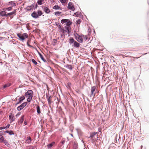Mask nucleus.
<instances>
[{"label": "nucleus", "instance_id": "obj_1", "mask_svg": "<svg viewBox=\"0 0 149 149\" xmlns=\"http://www.w3.org/2000/svg\"><path fill=\"white\" fill-rule=\"evenodd\" d=\"M43 13L42 11L40 10H38L37 11H34L31 14V16L33 18L37 19L39 17L41 16Z\"/></svg>", "mask_w": 149, "mask_h": 149}, {"label": "nucleus", "instance_id": "obj_2", "mask_svg": "<svg viewBox=\"0 0 149 149\" xmlns=\"http://www.w3.org/2000/svg\"><path fill=\"white\" fill-rule=\"evenodd\" d=\"M17 36L19 38V40L23 42L25 38H28V35L26 33H24L23 34L18 33L17 34Z\"/></svg>", "mask_w": 149, "mask_h": 149}, {"label": "nucleus", "instance_id": "obj_3", "mask_svg": "<svg viewBox=\"0 0 149 149\" xmlns=\"http://www.w3.org/2000/svg\"><path fill=\"white\" fill-rule=\"evenodd\" d=\"M96 90H97L96 89V87L95 86H92L91 88V93L90 94V97L93 96L94 97L96 94Z\"/></svg>", "mask_w": 149, "mask_h": 149}, {"label": "nucleus", "instance_id": "obj_4", "mask_svg": "<svg viewBox=\"0 0 149 149\" xmlns=\"http://www.w3.org/2000/svg\"><path fill=\"white\" fill-rule=\"evenodd\" d=\"M27 102H24L21 104L17 108V110L19 111H20L23 109L27 105Z\"/></svg>", "mask_w": 149, "mask_h": 149}, {"label": "nucleus", "instance_id": "obj_5", "mask_svg": "<svg viewBox=\"0 0 149 149\" xmlns=\"http://www.w3.org/2000/svg\"><path fill=\"white\" fill-rule=\"evenodd\" d=\"M33 92L31 90H28L25 93L24 96L26 97H33Z\"/></svg>", "mask_w": 149, "mask_h": 149}, {"label": "nucleus", "instance_id": "obj_6", "mask_svg": "<svg viewBox=\"0 0 149 149\" xmlns=\"http://www.w3.org/2000/svg\"><path fill=\"white\" fill-rule=\"evenodd\" d=\"M65 29H63V31L62 33H65V32H67L68 33H70L71 32V27L70 28L68 27V26H65L64 27Z\"/></svg>", "mask_w": 149, "mask_h": 149}, {"label": "nucleus", "instance_id": "obj_7", "mask_svg": "<svg viewBox=\"0 0 149 149\" xmlns=\"http://www.w3.org/2000/svg\"><path fill=\"white\" fill-rule=\"evenodd\" d=\"M25 97L24 95L21 96L18 99V101L15 104V106L21 103L23 100L25 99Z\"/></svg>", "mask_w": 149, "mask_h": 149}, {"label": "nucleus", "instance_id": "obj_8", "mask_svg": "<svg viewBox=\"0 0 149 149\" xmlns=\"http://www.w3.org/2000/svg\"><path fill=\"white\" fill-rule=\"evenodd\" d=\"M68 8L69 9L73 11H74L75 10L74 6L72 5V3L70 2H69L68 3Z\"/></svg>", "mask_w": 149, "mask_h": 149}, {"label": "nucleus", "instance_id": "obj_9", "mask_svg": "<svg viewBox=\"0 0 149 149\" xmlns=\"http://www.w3.org/2000/svg\"><path fill=\"white\" fill-rule=\"evenodd\" d=\"M42 8H43V10L45 12L46 14H49L50 13V9L46 6H42Z\"/></svg>", "mask_w": 149, "mask_h": 149}, {"label": "nucleus", "instance_id": "obj_10", "mask_svg": "<svg viewBox=\"0 0 149 149\" xmlns=\"http://www.w3.org/2000/svg\"><path fill=\"white\" fill-rule=\"evenodd\" d=\"M76 34L78 36V38H77V40L80 43H82L83 42V39L82 38V37L81 36L79 35L75 31Z\"/></svg>", "mask_w": 149, "mask_h": 149}, {"label": "nucleus", "instance_id": "obj_11", "mask_svg": "<svg viewBox=\"0 0 149 149\" xmlns=\"http://www.w3.org/2000/svg\"><path fill=\"white\" fill-rule=\"evenodd\" d=\"M46 98L48 101V104H50L52 103V101L51 100V96L50 95H49V94H47V93H46Z\"/></svg>", "mask_w": 149, "mask_h": 149}, {"label": "nucleus", "instance_id": "obj_12", "mask_svg": "<svg viewBox=\"0 0 149 149\" xmlns=\"http://www.w3.org/2000/svg\"><path fill=\"white\" fill-rule=\"evenodd\" d=\"M34 6V3L32 4L31 5L28 6L25 9L28 11H30L32 9H33V7Z\"/></svg>", "mask_w": 149, "mask_h": 149}, {"label": "nucleus", "instance_id": "obj_13", "mask_svg": "<svg viewBox=\"0 0 149 149\" xmlns=\"http://www.w3.org/2000/svg\"><path fill=\"white\" fill-rule=\"evenodd\" d=\"M25 116L24 115H22L20 118L19 120H18V123L19 124H22L23 123L25 118Z\"/></svg>", "mask_w": 149, "mask_h": 149}, {"label": "nucleus", "instance_id": "obj_14", "mask_svg": "<svg viewBox=\"0 0 149 149\" xmlns=\"http://www.w3.org/2000/svg\"><path fill=\"white\" fill-rule=\"evenodd\" d=\"M80 45V44L75 41L73 44V45H72V46L73 47H75L78 48L79 47Z\"/></svg>", "mask_w": 149, "mask_h": 149}, {"label": "nucleus", "instance_id": "obj_15", "mask_svg": "<svg viewBox=\"0 0 149 149\" xmlns=\"http://www.w3.org/2000/svg\"><path fill=\"white\" fill-rule=\"evenodd\" d=\"M14 114L12 113H10L9 116V119L10 120L11 123L14 121L15 119L14 118Z\"/></svg>", "mask_w": 149, "mask_h": 149}, {"label": "nucleus", "instance_id": "obj_16", "mask_svg": "<svg viewBox=\"0 0 149 149\" xmlns=\"http://www.w3.org/2000/svg\"><path fill=\"white\" fill-rule=\"evenodd\" d=\"M68 20L66 21V23L65 24L66 26H68V27L70 28V25H71L72 24V22L69 19H68Z\"/></svg>", "mask_w": 149, "mask_h": 149}, {"label": "nucleus", "instance_id": "obj_17", "mask_svg": "<svg viewBox=\"0 0 149 149\" xmlns=\"http://www.w3.org/2000/svg\"><path fill=\"white\" fill-rule=\"evenodd\" d=\"M52 8L55 10H62L61 8L58 5H56L53 7Z\"/></svg>", "mask_w": 149, "mask_h": 149}, {"label": "nucleus", "instance_id": "obj_18", "mask_svg": "<svg viewBox=\"0 0 149 149\" xmlns=\"http://www.w3.org/2000/svg\"><path fill=\"white\" fill-rule=\"evenodd\" d=\"M97 132H95L90 133V136L89 137H88V138L93 139L94 136L95 135L97 134Z\"/></svg>", "mask_w": 149, "mask_h": 149}, {"label": "nucleus", "instance_id": "obj_19", "mask_svg": "<svg viewBox=\"0 0 149 149\" xmlns=\"http://www.w3.org/2000/svg\"><path fill=\"white\" fill-rule=\"evenodd\" d=\"M64 67L70 70H72L73 68L72 66L71 65L66 64L64 65Z\"/></svg>", "mask_w": 149, "mask_h": 149}, {"label": "nucleus", "instance_id": "obj_20", "mask_svg": "<svg viewBox=\"0 0 149 149\" xmlns=\"http://www.w3.org/2000/svg\"><path fill=\"white\" fill-rule=\"evenodd\" d=\"M69 43L70 45L73 44L75 40L72 37H70L69 39Z\"/></svg>", "mask_w": 149, "mask_h": 149}, {"label": "nucleus", "instance_id": "obj_21", "mask_svg": "<svg viewBox=\"0 0 149 149\" xmlns=\"http://www.w3.org/2000/svg\"><path fill=\"white\" fill-rule=\"evenodd\" d=\"M38 54L42 60L45 63L47 62L46 60L44 58L40 52H38Z\"/></svg>", "mask_w": 149, "mask_h": 149}, {"label": "nucleus", "instance_id": "obj_22", "mask_svg": "<svg viewBox=\"0 0 149 149\" xmlns=\"http://www.w3.org/2000/svg\"><path fill=\"white\" fill-rule=\"evenodd\" d=\"M32 141V139L30 136H28L26 140V142L28 144H29Z\"/></svg>", "mask_w": 149, "mask_h": 149}, {"label": "nucleus", "instance_id": "obj_23", "mask_svg": "<svg viewBox=\"0 0 149 149\" xmlns=\"http://www.w3.org/2000/svg\"><path fill=\"white\" fill-rule=\"evenodd\" d=\"M55 143V142L53 141L51 143L47 145V147L48 149H50Z\"/></svg>", "mask_w": 149, "mask_h": 149}, {"label": "nucleus", "instance_id": "obj_24", "mask_svg": "<svg viewBox=\"0 0 149 149\" xmlns=\"http://www.w3.org/2000/svg\"><path fill=\"white\" fill-rule=\"evenodd\" d=\"M16 12V9L14 10L13 11L10 12V13H8L7 14H6V17H7L8 16H11V15L14 14Z\"/></svg>", "mask_w": 149, "mask_h": 149}, {"label": "nucleus", "instance_id": "obj_25", "mask_svg": "<svg viewBox=\"0 0 149 149\" xmlns=\"http://www.w3.org/2000/svg\"><path fill=\"white\" fill-rule=\"evenodd\" d=\"M0 15L2 17L5 16L6 17V12L5 11H3L0 12Z\"/></svg>", "mask_w": 149, "mask_h": 149}, {"label": "nucleus", "instance_id": "obj_26", "mask_svg": "<svg viewBox=\"0 0 149 149\" xmlns=\"http://www.w3.org/2000/svg\"><path fill=\"white\" fill-rule=\"evenodd\" d=\"M36 111L38 114H40L41 113L40 107L39 105H37L36 107Z\"/></svg>", "mask_w": 149, "mask_h": 149}, {"label": "nucleus", "instance_id": "obj_27", "mask_svg": "<svg viewBox=\"0 0 149 149\" xmlns=\"http://www.w3.org/2000/svg\"><path fill=\"white\" fill-rule=\"evenodd\" d=\"M8 4L10 5H12L13 6H17V4L13 1H11L8 2Z\"/></svg>", "mask_w": 149, "mask_h": 149}, {"label": "nucleus", "instance_id": "obj_28", "mask_svg": "<svg viewBox=\"0 0 149 149\" xmlns=\"http://www.w3.org/2000/svg\"><path fill=\"white\" fill-rule=\"evenodd\" d=\"M44 0H38L37 2V4L39 5H41L43 3Z\"/></svg>", "mask_w": 149, "mask_h": 149}, {"label": "nucleus", "instance_id": "obj_29", "mask_svg": "<svg viewBox=\"0 0 149 149\" xmlns=\"http://www.w3.org/2000/svg\"><path fill=\"white\" fill-rule=\"evenodd\" d=\"M31 61L35 65L38 66V64H39L37 63V61L34 59H32L31 60Z\"/></svg>", "mask_w": 149, "mask_h": 149}, {"label": "nucleus", "instance_id": "obj_30", "mask_svg": "<svg viewBox=\"0 0 149 149\" xmlns=\"http://www.w3.org/2000/svg\"><path fill=\"white\" fill-rule=\"evenodd\" d=\"M11 85V84L10 83H7V84H5L3 86V88H5L6 87H9Z\"/></svg>", "mask_w": 149, "mask_h": 149}, {"label": "nucleus", "instance_id": "obj_31", "mask_svg": "<svg viewBox=\"0 0 149 149\" xmlns=\"http://www.w3.org/2000/svg\"><path fill=\"white\" fill-rule=\"evenodd\" d=\"M5 145L7 146L8 147H10V144L8 143V142L6 140L5 141L3 142Z\"/></svg>", "mask_w": 149, "mask_h": 149}, {"label": "nucleus", "instance_id": "obj_32", "mask_svg": "<svg viewBox=\"0 0 149 149\" xmlns=\"http://www.w3.org/2000/svg\"><path fill=\"white\" fill-rule=\"evenodd\" d=\"M81 22V20L80 19H78L76 21V25L77 26H78L79 25V26Z\"/></svg>", "mask_w": 149, "mask_h": 149}, {"label": "nucleus", "instance_id": "obj_33", "mask_svg": "<svg viewBox=\"0 0 149 149\" xmlns=\"http://www.w3.org/2000/svg\"><path fill=\"white\" fill-rule=\"evenodd\" d=\"M61 13H62L61 12L58 11L55 12L54 14L55 16H58L59 15L61 14Z\"/></svg>", "mask_w": 149, "mask_h": 149}, {"label": "nucleus", "instance_id": "obj_34", "mask_svg": "<svg viewBox=\"0 0 149 149\" xmlns=\"http://www.w3.org/2000/svg\"><path fill=\"white\" fill-rule=\"evenodd\" d=\"M67 21H68V19H63L61 20V24H63L65 23Z\"/></svg>", "mask_w": 149, "mask_h": 149}, {"label": "nucleus", "instance_id": "obj_35", "mask_svg": "<svg viewBox=\"0 0 149 149\" xmlns=\"http://www.w3.org/2000/svg\"><path fill=\"white\" fill-rule=\"evenodd\" d=\"M1 137H0V140L1 141H2L3 142L5 141L6 140L5 139L4 137L3 136H0Z\"/></svg>", "mask_w": 149, "mask_h": 149}, {"label": "nucleus", "instance_id": "obj_36", "mask_svg": "<svg viewBox=\"0 0 149 149\" xmlns=\"http://www.w3.org/2000/svg\"><path fill=\"white\" fill-rule=\"evenodd\" d=\"M71 83L70 82H68L67 83V85L66 86V87L68 89H70V88L71 86Z\"/></svg>", "mask_w": 149, "mask_h": 149}, {"label": "nucleus", "instance_id": "obj_37", "mask_svg": "<svg viewBox=\"0 0 149 149\" xmlns=\"http://www.w3.org/2000/svg\"><path fill=\"white\" fill-rule=\"evenodd\" d=\"M33 97L31 96L30 97H28L27 99V102H31L32 100Z\"/></svg>", "mask_w": 149, "mask_h": 149}, {"label": "nucleus", "instance_id": "obj_38", "mask_svg": "<svg viewBox=\"0 0 149 149\" xmlns=\"http://www.w3.org/2000/svg\"><path fill=\"white\" fill-rule=\"evenodd\" d=\"M10 135H14V133L13 131L12 130H10V131H9V132L8 133Z\"/></svg>", "mask_w": 149, "mask_h": 149}, {"label": "nucleus", "instance_id": "obj_39", "mask_svg": "<svg viewBox=\"0 0 149 149\" xmlns=\"http://www.w3.org/2000/svg\"><path fill=\"white\" fill-rule=\"evenodd\" d=\"M58 28L59 29L61 30L62 31V32H63V28L62 27V26L61 24H60V25H58Z\"/></svg>", "mask_w": 149, "mask_h": 149}, {"label": "nucleus", "instance_id": "obj_40", "mask_svg": "<svg viewBox=\"0 0 149 149\" xmlns=\"http://www.w3.org/2000/svg\"><path fill=\"white\" fill-rule=\"evenodd\" d=\"M29 149H34L36 147V146H29Z\"/></svg>", "mask_w": 149, "mask_h": 149}, {"label": "nucleus", "instance_id": "obj_41", "mask_svg": "<svg viewBox=\"0 0 149 149\" xmlns=\"http://www.w3.org/2000/svg\"><path fill=\"white\" fill-rule=\"evenodd\" d=\"M74 15H75L76 17H79V12H77L75 13L74 14Z\"/></svg>", "mask_w": 149, "mask_h": 149}, {"label": "nucleus", "instance_id": "obj_42", "mask_svg": "<svg viewBox=\"0 0 149 149\" xmlns=\"http://www.w3.org/2000/svg\"><path fill=\"white\" fill-rule=\"evenodd\" d=\"M37 4H38L37 3L36 4H35L34 3V7H33V10H35L36 8H37L38 7V5Z\"/></svg>", "mask_w": 149, "mask_h": 149}, {"label": "nucleus", "instance_id": "obj_43", "mask_svg": "<svg viewBox=\"0 0 149 149\" xmlns=\"http://www.w3.org/2000/svg\"><path fill=\"white\" fill-rule=\"evenodd\" d=\"M7 10L8 11H10L12 9V7H9L6 8Z\"/></svg>", "mask_w": 149, "mask_h": 149}, {"label": "nucleus", "instance_id": "obj_44", "mask_svg": "<svg viewBox=\"0 0 149 149\" xmlns=\"http://www.w3.org/2000/svg\"><path fill=\"white\" fill-rule=\"evenodd\" d=\"M61 3L63 4V3H65L66 2V0H60Z\"/></svg>", "mask_w": 149, "mask_h": 149}, {"label": "nucleus", "instance_id": "obj_45", "mask_svg": "<svg viewBox=\"0 0 149 149\" xmlns=\"http://www.w3.org/2000/svg\"><path fill=\"white\" fill-rule=\"evenodd\" d=\"M84 40L85 41H86L87 39H88V36L86 35L84 37Z\"/></svg>", "mask_w": 149, "mask_h": 149}, {"label": "nucleus", "instance_id": "obj_46", "mask_svg": "<svg viewBox=\"0 0 149 149\" xmlns=\"http://www.w3.org/2000/svg\"><path fill=\"white\" fill-rule=\"evenodd\" d=\"M10 126V125L9 124H8L5 127V128H6V129L8 128Z\"/></svg>", "mask_w": 149, "mask_h": 149}, {"label": "nucleus", "instance_id": "obj_47", "mask_svg": "<svg viewBox=\"0 0 149 149\" xmlns=\"http://www.w3.org/2000/svg\"><path fill=\"white\" fill-rule=\"evenodd\" d=\"M27 45L28 46H29V47H33V46L30 45L29 44V43H28V42H27Z\"/></svg>", "mask_w": 149, "mask_h": 149}, {"label": "nucleus", "instance_id": "obj_48", "mask_svg": "<svg viewBox=\"0 0 149 149\" xmlns=\"http://www.w3.org/2000/svg\"><path fill=\"white\" fill-rule=\"evenodd\" d=\"M21 114V113L20 112H18L17 113L16 115V116L17 117V116H19Z\"/></svg>", "mask_w": 149, "mask_h": 149}, {"label": "nucleus", "instance_id": "obj_49", "mask_svg": "<svg viewBox=\"0 0 149 149\" xmlns=\"http://www.w3.org/2000/svg\"><path fill=\"white\" fill-rule=\"evenodd\" d=\"M65 140H63L61 141V143L62 144H64L65 143Z\"/></svg>", "mask_w": 149, "mask_h": 149}, {"label": "nucleus", "instance_id": "obj_50", "mask_svg": "<svg viewBox=\"0 0 149 149\" xmlns=\"http://www.w3.org/2000/svg\"><path fill=\"white\" fill-rule=\"evenodd\" d=\"M56 25L57 26H58L60 24H59V23L58 22H56L55 23Z\"/></svg>", "mask_w": 149, "mask_h": 149}, {"label": "nucleus", "instance_id": "obj_51", "mask_svg": "<svg viewBox=\"0 0 149 149\" xmlns=\"http://www.w3.org/2000/svg\"><path fill=\"white\" fill-rule=\"evenodd\" d=\"M24 124L25 125H27V122L26 120L24 121Z\"/></svg>", "mask_w": 149, "mask_h": 149}, {"label": "nucleus", "instance_id": "obj_52", "mask_svg": "<svg viewBox=\"0 0 149 149\" xmlns=\"http://www.w3.org/2000/svg\"><path fill=\"white\" fill-rule=\"evenodd\" d=\"M3 132L4 133H8V132H9V131L8 130H7L6 131H3Z\"/></svg>", "mask_w": 149, "mask_h": 149}, {"label": "nucleus", "instance_id": "obj_53", "mask_svg": "<svg viewBox=\"0 0 149 149\" xmlns=\"http://www.w3.org/2000/svg\"><path fill=\"white\" fill-rule=\"evenodd\" d=\"M74 36L75 38V39L77 40V38H78V37L76 36L74 34Z\"/></svg>", "mask_w": 149, "mask_h": 149}, {"label": "nucleus", "instance_id": "obj_54", "mask_svg": "<svg viewBox=\"0 0 149 149\" xmlns=\"http://www.w3.org/2000/svg\"><path fill=\"white\" fill-rule=\"evenodd\" d=\"M2 131H0V136H2Z\"/></svg>", "mask_w": 149, "mask_h": 149}, {"label": "nucleus", "instance_id": "obj_55", "mask_svg": "<svg viewBox=\"0 0 149 149\" xmlns=\"http://www.w3.org/2000/svg\"><path fill=\"white\" fill-rule=\"evenodd\" d=\"M5 127H1V129H2V130L6 129V128H5Z\"/></svg>", "mask_w": 149, "mask_h": 149}, {"label": "nucleus", "instance_id": "obj_56", "mask_svg": "<svg viewBox=\"0 0 149 149\" xmlns=\"http://www.w3.org/2000/svg\"><path fill=\"white\" fill-rule=\"evenodd\" d=\"M140 57H134V58L135 59H138V58H139Z\"/></svg>", "mask_w": 149, "mask_h": 149}, {"label": "nucleus", "instance_id": "obj_57", "mask_svg": "<svg viewBox=\"0 0 149 149\" xmlns=\"http://www.w3.org/2000/svg\"><path fill=\"white\" fill-rule=\"evenodd\" d=\"M54 42L55 43H56V41H57V40L56 39H54Z\"/></svg>", "mask_w": 149, "mask_h": 149}, {"label": "nucleus", "instance_id": "obj_58", "mask_svg": "<svg viewBox=\"0 0 149 149\" xmlns=\"http://www.w3.org/2000/svg\"><path fill=\"white\" fill-rule=\"evenodd\" d=\"M2 134H3L4 135H5V134H6V133H4L3 132V131H2Z\"/></svg>", "mask_w": 149, "mask_h": 149}, {"label": "nucleus", "instance_id": "obj_59", "mask_svg": "<svg viewBox=\"0 0 149 149\" xmlns=\"http://www.w3.org/2000/svg\"><path fill=\"white\" fill-rule=\"evenodd\" d=\"M57 99L58 103H59L60 102V100H59L58 98H57Z\"/></svg>", "mask_w": 149, "mask_h": 149}, {"label": "nucleus", "instance_id": "obj_60", "mask_svg": "<svg viewBox=\"0 0 149 149\" xmlns=\"http://www.w3.org/2000/svg\"><path fill=\"white\" fill-rule=\"evenodd\" d=\"M81 36L82 37V38L84 37L85 36L83 34L81 35Z\"/></svg>", "mask_w": 149, "mask_h": 149}, {"label": "nucleus", "instance_id": "obj_61", "mask_svg": "<svg viewBox=\"0 0 149 149\" xmlns=\"http://www.w3.org/2000/svg\"><path fill=\"white\" fill-rule=\"evenodd\" d=\"M73 106H74V107H76V104H73Z\"/></svg>", "mask_w": 149, "mask_h": 149}, {"label": "nucleus", "instance_id": "obj_62", "mask_svg": "<svg viewBox=\"0 0 149 149\" xmlns=\"http://www.w3.org/2000/svg\"><path fill=\"white\" fill-rule=\"evenodd\" d=\"M76 130H77V133H78V132H79V131H78V129H76Z\"/></svg>", "mask_w": 149, "mask_h": 149}, {"label": "nucleus", "instance_id": "obj_63", "mask_svg": "<svg viewBox=\"0 0 149 149\" xmlns=\"http://www.w3.org/2000/svg\"><path fill=\"white\" fill-rule=\"evenodd\" d=\"M140 147H141V149H142V148H143V146H141Z\"/></svg>", "mask_w": 149, "mask_h": 149}, {"label": "nucleus", "instance_id": "obj_64", "mask_svg": "<svg viewBox=\"0 0 149 149\" xmlns=\"http://www.w3.org/2000/svg\"><path fill=\"white\" fill-rule=\"evenodd\" d=\"M81 14V13L80 12H79V15Z\"/></svg>", "mask_w": 149, "mask_h": 149}]
</instances>
